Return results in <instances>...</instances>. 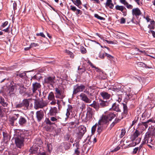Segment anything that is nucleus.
Instances as JSON below:
<instances>
[{"label": "nucleus", "instance_id": "f257e3e1", "mask_svg": "<svg viewBox=\"0 0 155 155\" xmlns=\"http://www.w3.org/2000/svg\"><path fill=\"white\" fill-rule=\"evenodd\" d=\"M29 100L32 102H34V108L36 110L43 108L46 107L47 105V103L44 101L43 99H34L30 98Z\"/></svg>", "mask_w": 155, "mask_h": 155}, {"label": "nucleus", "instance_id": "f03ea898", "mask_svg": "<svg viewBox=\"0 0 155 155\" xmlns=\"http://www.w3.org/2000/svg\"><path fill=\"white\" fill-rule=\"evenodd\" d=\"M116 116V114L114 112H108L106 115L102 116L101 119L99 120V123L103 122L104 124H107L108 121H111Z\"/></svg>", "mask_w": 155, "mask_h": 155}, {"label": "nucleus", "instance_id": "7ed1b4c3", "mask_svg": "<svg viewBox=\"0 0 155 155\" xmlns=\"http://www.w3.org/2000/svg\"><path fill=\"white\" fill-rule=\"evenodd\" d=\"M25 138L24 134H21L20 135L15 137V142L17 147L20 148L23 146L24 139Z\"/></svg>", "mask_w": 155, "mask_h": 155}, {"label": "nucleus", "instance_id": "20e7f679", "mask_svg": "<svg viewBox=\"0 0 155 155\" xmlns=\"http://www.w3.org/2000/svg\"><path fill=\"white\" fill-rule=\"evenodd\" d=\"M94 112L93 109L90 107H88L87 108L86 117L84 120L85 122H87L88 120H91L92 119L94 114Z\"/></svg>", "mask_w": 155, "mask_h": 155}, {"label": "nucleus", "instance_id": "39448f33", "mask_svg": "<svg viewBox=\"0 0 155 155\" xmlns=\"http://www.w3.org/2000/svg\"><path fill=\"white\" fill-rule=\"evenodd\" d=\"M85 86L82 84L80 85L77 84L74 87L73 94H76L78 93L82 92L84 90Z\"/></svg>", "mask_w": 155, "mask_h": 155}, {"label": "nucleus", "instance_id": "423d86ee", "mask_svg": "<svg viewBox=\"0 0 155 155\" xmlns=\"http://www.w3.org/2000/svg\"><path fill=\"white\" fill-rule=\"evenodd\" d=\"M41 87L40 83L37 82H34L32 83L31 90L32 93L30 94H33L36 93L37 91H39Z\"/></svg>", "mask_w": 155, "mask_h": 155}, {"label": "nucleus", "instance_id": "0eeeda50", "mask_svg": "<svg viewBox=\"0 0 155 155\" xmlns=\"http://www.w3.org/2000/svg\"><path fill=\"white\" fill-rule=\"evenodd\" d=\"M55 97L56 98L63 99L65 96V95L64 94V91L63 90H61L58 88L56 87L55 88Z\"/></svg>", "mask_w": 155, "mask_h": 155}, {"label": "nucleus", "instance_id": "6e6552de", "mask_svg": "<svg viewBox=\"0 0 155 155\" xmlns=\"http://www.w3.org/2000/svg\"><path fill=\"white\" fill-rule=\"evenodd\" d=\"M55 77L54 76H49L45 78L44 79L45 83L52 85L55 83Z\"/></svg>", "mask_w": 155, "mask_h": 155}, {"label": "nucleus", "instance_id": "1a4fd4ad", "mask_svg": "<svg viewBox=\"0 0 155 155\" xmlns=\"http://www.w3.org/2000/svg\"><path fill=\"white\" fill-rule=\"evenodd\" d=\"M137 64L139 67H142L146 68H153V66L150 61H149L148 62V64L143 62H139L137 63Z\"/></svg>", "mask_w": 155, "mask_h": 155}, {"label": "nucleus", "instance_id": "9d476101", "mask_svg": "<svg viewBox=\"0 0 155 155\" xmlns=\"http://www.w3.org/2000/svg\"><path fill=\"white\" fill-rule=\"evenodd\" d=\"M27 118H28V117H24L22 116H20L19 117L18 120V124L22 127L25 126L27 124Z\"/></svg>", "mask_w": 155, "mask_h": 155}, {"label": "nucleus", "instance_id": "9b49d317", "mask_svg": "<svg viewBox=\"0 0 155 155\" xmlns=\"http://www.w3.org/2000/svg\"><path fill=\"white\" fill-rule=\"evenodd\" d=\"M18 85V84L15 83L14 81H11L10 84L8 86V90L9 91V93L11 92H14L15 89H16Z\"/></svg>", "mask_w": 155, "mask_h": 155}, {"label": "nucleus", "instance_id": "f8f14e48", "mask_svg": "<svg viewBox=\"0 0 155 155\" xmlns=\"http://www.w3.org/2000/svg\"><path fill=\"white\" fill-rule=\"evenodd\" d=\"M110 103V101H104L101 99H99L98 104L99 106L102 107H104L108 106Z\"/></svg>", "mask_w": 155, "mask_h": 155}, {"label": "nucleus", "instance_id": "ddd939ff", "mask_svg": "<svg viewBox=\"0 0 155 155\" xmlns=\"http://www.w3.org/2000/svg\"><path fill=\"white\" fill-rule=\"evenodd\" d=\"M132 13L133 16H135L137 18H138L139 16L142 14L140 10L138 8H133L132 10Z\"/></svg>", "mask_w": 155, "mask_h": 155}, {"label": "nucleus", "instance_id": "4468645a", "mask_svg": "<svg viewBox=\"0 0 155 155\" xmlns=\"http://www.w3.org/2000/svg\"><path fill=\"white\" fill-rule=\"evenodd\" d=\"M36 117L38 122H40L44 118V113L43 111L40 110L36 112Z\"/></svg>", "mask_w": 155, "mask_h": 155}, {"label": "nucleus", "instance_id": "2eb2a0df", "mask_svg": "<svg viewBox=\"0 0 155 155\" xmlns=\"http://www.w3.org/2000/svg\"><path fill=\"white\" fill-rule=\"evenodd\" d=\"M99 124L97 128V132L98 134H100L101 132L104 130H105L107 127V124H104L103 122H98Z\"/></svg>", "mask_w": 155, "mask_h": 155}, {"label": "nucleus", "instance_id": "dca6fc26", "mask_svg": "<svg viewBox=\"0 0 155 155\" xmlns=\"http://www.w3.org/2000/svg\"><path fill=\"white\" fill-rule=\"evenodd\" d=\"M79 97L81 99L84 101L86 103H90L91 101L89 99L87 96L84 93H81Z\"/></svg>", "mask_w": 155, "mask_h": 155}, {"label": "nucleus", "instance_id": "f3484780", "mask_svg": "<svg viewBox=\"0 0 155 155\" xmlns=\"http://www.w3.org/2000/svg\"><path fill=\"white\" fill-rule=\"evenodd\" d=\"M140 134V132L137 130H136L133 134L131 135L130 137V141H133L135 140L136 139L139 138L138 137Z\"/></svg>", "mask_w": 155, "mask_h": 155}, {"label": "nucleus", "instance_id": "a211bd4d", "mask_svg": "<svg viewBox=\"0 0 155 155\" xmlns=\"http://www.w3.org/2000/svg\"><path fill=\"white\" fill-rule=\"evenodd\" d=\"M39 149L38 146L33 145L31 147L29 150V152L31 153L35 154L38 153Z\"/></svg>", "mask_w": 155, "mask_h": 155}, {"label": "nucleus", "instance_id": "6ab92c4d", "mask_svg": "<svg viewBox=\"0 0 155 155\" xmlns=\"http://www.w3.org/2000/svg\"><path fill=\"white\" fill-rule=\"evenodd\" d=\"M119 104L116 103H114L112 105L111 108L110 109V110H113L117 112L121 111L120 109L119 108Z\"/></svg>", "mask_w": 155, "mask_h": 155}, {"label": "nucleus", "instance_id": "aec40b11", "mask_svg": "<svg viewBox=\"0 0 155 155\" xmlns=\"http://www.w3.org/2000/svg\"><path fill=\"white\" fill-rule=\"evenodd\" d=\"M100 94L104 99L108 100L111 97V95L110 94L104 91L101 92Z\"/></svg>", "mask_w": 155, "mask_h": 155}, {"label": "nucleus", "instance_id": "412c9836", "mask_svg": "<svg viewBox=\"0 0 155 155\" xmlns=\"http://www.w3.org/2000/svg\"><path fill=\"white\" fill-rule=\"evenodd\" d=\"M71 146V144L70 143L65 142L61 143L59 147H63L65 150H67L70 149Z\"/></svg>", "mask_w": 155, "mask_h": 155}, {"label": "nucleus", "instance_id": "4be33fe9", "mask_svg": "<svg viewBox=\"0 0 155 155\" xmlns=\"http://www.w3.org/2000/svg\"><path fill=\"white\" fill-rule=\"evenodd\" d=\"M71 9L73 12H75V11H76V14L77 16H79V15H81L82 14V11L79 9H78L74 6H72V5L70 6Z\"/></svg>", "mask_w": 155, "mask_h": 155}, {"label": "nucleus", "instance_id": "5701e85b", "mask_svg": "<svg viewBox=\"0 0 155 155\" xmlns=\"http://www.w3.org/2000/svg\"><path fill=\"white\" fill-rule=\"evenodd\" d=\"M29 99H24L21 102L23 107L26 108V109L28 108L29 102H31Z\"/></svg>", "mask_w": 155, "mask_h": 155}, {"label": "nucleus", "instance_id": "b1692460", "mask_svg": "<svg viewBox=\"0 0 155 155\" xmlns=\"http://www.w3.org/2000/svg\"><path fill=\"white\" fill-rule=\"evenodd\" d=\"M42 78L41 74L39 73H37L35 75L31 77V80H37L39 81Z\"/></svg>", "mask_w": 155, "mask_h": 155}, {"label": "nucleus", "instance_id": "393cba45", "mask_svg": "<svg viewBox=\"0 0 155 155\" xmlns=\"http://www.w3.org/2000/svg\"><path fill=\"white\" fill-rule=\"evenodd\" d=\"M57 113V109L55 107L51 108L50 110L49 113V115L52 116L56 115Z\"/></svg>", "mask_w": 155, "mask_h": 155}, {"label": "nucleus", "instance_id": "a878e982", "mask_svg": "<svg viewBox=\"0 0 155 155\" xmlns=\"http://www.w3.org/2000/svg\"><path fill=\"white\" fill-rule=\"evenodd\" d=\"M105 6L106 7H109L110 8L112 9L114 6V5L112 3V0H107V2L105 3Z\"/></svg>", "mask_w": 155, "mask_h": 155}, {"label": "nucleus", "instance_id": "bb28decb", "mask_svg": "<svg viewBox=\"0 0 155 155\" xmlns=\"http://www.w3.org/2000/svg\"><path fill=\"white\" fill-rule=\"evenodd\" d=\"M122 103L123 107V114H125V115H127L128 113V110L127 105V103Z\"/></svg>", "mask_w": 155, "mask_h": 155}, {"label": "nucleus", "instance_id": "cd10ccee", "mask_svg": "<svg viewBox=\"0 0 155 155\" xmlns=\"http://www.w3.org/2000/svg\"><path fill=\"white\" fill-rule=\"evenodd\" d=\"M0 103L4 107H7L8 105V103L5 101V99L2 96H0Z\"/></svg>", "mask_w": 155, "mask_h": 155}, {"label": "nucleus", "instance_id": "c85d7f7f", "mask_svg": "<svg viewBox=\"0 0 155 155\" xmlns=\"http://www.w3.org/2000/svg\"><path fill=\"white\" fill-rule=\"evenodd\" d=\"M78 129L79 130V132L84 134L86 131V128L84 126L82 125L81 126L79 127Z\"/></svg>", "mask_w": 155, "mask_h": 155}, {"label": "nucleus", "instance_id": "c756f323", "mask_svg": "<svg viewBox=\"0 0 155 155\" xmlns=\"http://www.w3.org/2000/svg\"><path fill=\"white\" fill-rule=\"evenodd\" d=\"M150 24L148 25V28L150 29H155V22L154 20H152L150 21Z\"/></svg>", "mask_w": 155, "mask_h": 155}, {"label": "nucleus", "instance_id": "7c9ffc66", "mask_svg": "<svg viewBox=\"0 0 155 155\" xmlns=\"http://www.w3.org/2000/svg\"><path fill=\"white\" fill-rule=\"evenodd\" d=\"M4 75H1L0 78V82L2 83L5 81H8L9 80L8 77H5Z\"/></svg>", "mask_w": 155, "mask_h": 155}, {"label": "nucleus", "instance_id": "2f4dec72", "mask_svg": "<svg viewBox=\"0 0 155 155\" xmlns=\"http://www.w3.org/2000/svg\"><path fill=\"white\" fill-rule=\"evenodd\" d=\"M16 75L17 76H18L22 79H25L27 78L26 74L25 72L18 73Z\"/></svg>", "mask_w": 155, "mask_h": 155}, {"label": "nucleus", "instance_id": "473e14b6", "mask_svg": "<svg viewBox=\"0 0 155 155\" xmlns=\"http://www.w3.org/2000/svg\"><path fill=\"white\" fill-rule=\"evenodd\" d=\"M70 124L73 127H77L78 125H79V122L78 120H77L75 121L70 122Z\"/></svg>", "mask_w": 155, "mask_h": 155}, {"label": "nucleus", "instance_id": "72a5a7b5", "mask_svg": "<svg viewBox=\"0 0 155 155\" xmlns=\"http://www.w3.org/2000/svg\"><path fill=\"white\" fill-rule=\"evenodd\" d=\"M17 119V118H16L15 117H11L9 120L10 124L12 126H13L14 125V122Z\"/></svg>", "mask_w": 155, "mask_h": 155}, {"label": "nucleus", "instance_id": "f704fd0d", "mask_svg": "<svg viewBox=\"0 0 155 155\" xmlns=\"http://www.w3.org/2000/svg\"><path fill=\"white\" fill-rule=\"evenodd\" d=\"M48 99L50 100H54V96L53 93L52 92H51L49 94Z\"/></svg>", "mask_w": 155, "mask_h": 155}, {"label": "nucleus", "instance_id": "c9c22d12", "mask_svg": "<svg viewBox=\"0 0 155 155\" xmlns=\"http://www.w3.org/2000/svg\"><path fill=\"white\" fill-rule=\"evenodd\" d=\"M35 143L38 146L41 145L42 144V140L40 138H37L34 140Z\"/></svg>", "mask_w": 155, "mask_h": 155}, {"label": "nucleus", "instance_id": "e433bc0d", "mask_svg": "<svg viewBox=\"0 0 155 155\" xmlns=\"http://www.w3.org/2000/svg\"><path fill=\"white\" fill-rule=\"evenodd\" d=\"M115 8L117 10H119L123 12L124 9H126L123 6H119L118 5H117L115 7Z\"/></svg>", "mask_w": 155, "mask_h": 155}, {"label": "nucleus", "instance_id": "4c0bfd02", "mask_svg": "<svg viewBox=\"0 0 155 155\" xmlns=\"http://www.w3.org/2000/svg\"><path fill=\"white\" fill-rule=\"evenodd\" d=\"M121 89L120 88H117V87H114L112 88V91H114L119 92V93L118 94V95H121V93H122V92L121 91Z\"/></svg>", "mask_w": 155, "mask_h": 155}, {"label": "nucleus", "instance_id": "58836bf2", "mask_svg": "<svg viewBox=\"0 0 155 155\" xmlns=\"http://www.w3.org/2000/svg\"><path fill=\"white\" fill-rule=\"evenodd\" d=\"M120 120V119L118 118H116L114 121L113 122L112 124L110 125V128H112L115 125V124H117Z\"/></svg>", "mask_w": 155, "mask_h": 155}, {"label": "nucleus", "instance_id": "ea45409f", "mask_svg": "<svg viewBox=\"0 0 155 155\" xmlns=\"http://www.w3.org/2000/svg\"><path fill=\"white\" fill-rule=\"evenodd\" d=\"M72 2L76 6H78L81 4V2L80 0H73Z\"/></svg>", "mask_w": 155, "mask_h": 155}, {"label": "nucleus", "instance_id": "a19ab883", "mask_svg": "<svg viewBox=\"0 0 155 155\" xmlns=\"http://www.w3.org/2000/svg\"><path fill=\"white\" fill-rule=\"evenodd\" d=\"M45 122L46 124H49L50 125L54 124H55V123L51 122L50 120H49L48 118H46Z\"/></svg>", "mask_w": 155, "mask_h": 155}, {"label": "nucleus", "instance_id": "79ce46f5", "mask_svg": "<svg viewBox=\"0 0 155 155\" xmlns=\"http://www.w3.org/2000/svg\"><path fill=\"white\" fill-rule=\"evenodd\" d=\"M66 53L67 54L69 55L70 57L71 58H73L74 57V55L73 53L69 51V50H66L65 51Z\"/></svg>", "mask_w": 155, "mask_h": 155}, {"label": "nucleus", "instance_id": "37998d69", "mask_svg": "<svg viewBox=\"0 0 155 155\" xmlns=\"http://www.w3.org/2000/svg\"><path fill=\"white\" fill-rule=\"evenodd\" d=\"M105 56H106L107 58L110 61L112 60L114 58V57L113 56L105 52Z\"/></svg>", "mask_w": 155, "mask_h": 155}, {"label": "nucleus", "instance_id": "c03bdc74", "mask_svg": "<svg viewBox=\"0 0 155 155\" xmlns=\"http://www.w3.org/2000/svg\"><path fill=\"white\" fill-rule=\"evenodd\" d=\"M77 138L78 140H81L82 137L83 136L84 134H81L79 131L78 133H77Z\"/></svg>", "mask_w": 155, "mask_h": 155}, {"label": "nucleus", "instance_id": "a18cd8bd", "mask_svg": "<svg viewBox=\"0 0 155 155\" xmlns=\"http://www.w3.org/2000/svg\"><path fill=\"white\" fill-rule=\"evenodd\" d=\"M94 16L95 17L100 20H105V18H104L99 16L97 14H95L94 15Z\"/></svg>", "mask_w": 155, "mask_h": 155}, {"label": "nucleus", "instance_id": "49530a36", "mask_svg": "<svg viewBox=\"0 0 155 155\" xmlns=\"http://www.w3.org/2000/svg\"><path fill=\"white\" fill-rule=\"evenodd\" d=\"M87 63H89V64L92 67V68H95V69H97L98 71L100 70V69L98 68H97L95 66H94V65L90 61V60H88L87 61Z\"/></svg>", "mask_w": 155, "mask_h": 155}, {"label": "nucleus", "instance_id": "de8ad7c7", "mask_svg": "<svg viewBox=\"0 0 155 155\" xmlns=\"http://www.w3.org/2000/svg\"><path fill=\"white\" fill-rule=\"evenodd\" d=\"M81 52L82 54H85L86 52V50L83 46H81L80 48Z\"/></svg>", "mask_w": 155, "mask_h": 155}, {"label": "nucleus", "instance_id": "09e8293b", "mask_svg": "<svg viewBox=\"0 0 155 155\" xmlns=\"http://www.w3.org/2000/svg\"><path fill=\"white\" fill-rule=\"evenodd\" d=\"M105 56V53H102V52H100L98 55V57L100 58L103 59L104 58Z\"/></svg>", "mask_w": 155, "mask_h": 155}, {"label": "nucleus", "instance_id": "8fccbe9b", "mask_svg": "<svg viewBox=\"0 0 155 155\" xmlns=\"http://www.w3.org/2000/svg\"><path fill=\"white\" fill-rule=\"evenodd\" d=\"M78 70L79 71V74H82L85 71V70L84 68H80L79 67Z\"/></svg>", "mask_w": 155, "mask_h": 155}, {"label": "nucleus", "instance_id": "3c124183", "mask_svg": "<svg viewBox=\"0 0 155 155\" xmlns=\"http://www.w3.org/2000/svg\"><path fill=\"white\" fill-rule=\"evenodd\" d=\"M71 137V135L69 134H66L64 136V138L65 140L68 141Z\"/></svg>", "mask_w": 155, "mask_h": 155}, {"label": "nucleus", "instance_id": "603ef678", "mask_svg": "<svg viewBox=\"0 0 155 155\" xmlns=\"http://www.w3.org/2000/svg\"><path fill=\"white\" fill-rule=\"evenodd\" d=\"M97 126V124H95L91 128V133L92 134H94V133L96 130Z\"/></svg>", "mask_w": 155, "mask_h": 155}, {"label": "nucleus", "instance_id": "864d4df0", "mask_svg": "<svg viewBox=\"0 0 155 155\" xmlns=\"http://www.w3.org/2000/svg\"><path fill=\"white\" fill-rule=\"evenodd\" d=\"M126 131L125 129H122L120 137L122 138L125 134Z\"/></svg>", "mask_w": 155, "mask_h": 155}, {"label": "nucleus", "instance_id": "5fc2aeb1", "mask_svg": "<svg viewBox=\"0 0 155 155\" xmlns=\"http://www.w3.org/2000/svg\"><path fill=\"white\" fill-rule=\"evenodd\" d=\"M23 107L21 102H20L18 104H17L15 105V108H21Z\"/></svg>", "mask_w": 155, "mask_h": 155}, {"label": "nucleus", "instance_id": "6e6d98bb", "mask_svg": "<svg viewBox=\"0 0 155 155\" xmlns=\"http://www.w3.org/2000/svg\"><path fill=\"white\" fill-rule=\"evenodd\" d=\"M126 7L129 9H131L133 8V6L132 5L129 4L127 2L126 3V5H125Z\"/></svg>", "mask_w": 155, "mask_h": 155}, {"label": "nucleus", "instance_id": "4d7b16f0", "mask_svg": "<svg viewBox=\"0 0 155 155\" xmlns=\"http://www.w3.org/2000/svg\"><path fill=\"white\" fill-rule=\"evenodd\" d=\"M84 92V93L87 94L88 95H90L91 96H92V93H90L88 90H87V89L85 90Z\"/></svg>", "mask_w": 155, "mask_h": 155}, {"label": "nucleus", "instance_id": "13d9d810", "mask_svg": "<svg viewBox=\"0 0 155 155\" xmlns=\"http://www.w3.org/2000/svg\"><path fill=\"white\" fill-rule=\"evenodd\" d=\"M36 35L37 36H40L43 38H45V36L43 32H41L40 33H37L36 34Z\"/></svg>", "mask_w": 155, "mask_h": 155}, {"label": "nucleus", "instance_id": "bf43d9fd", "mask_svg": "<svg viewBox=\"0 0 155 155\" xmlns=\"http://www.w3.org/2000/svg\"><path fill=\"white\" fill-rule=\"evenodd\" d=\"M73 107L71 105L68 104V108L67 109V110L71 111V112H72V110Z\"/></svg>", "mask_w": 155, "mask_h": 155}, {"label": "nucleus", "instance_id": "052dcab7", "mask_svg": "<svg viewBox=\"0 0 155 155\" xmlns=\"http://www.w3.org/2000/svg\"><path fill=\"white\" fill-rule=\"evenodd\" d=\"M50 120L53 122H57V119L56 117H50Z\"/></svg>", "mask_w": 155, "mask_h": 155}, {"label": "nucleus", "instance_id": "680f3d73", "mask_svg": "<svg viewBox=\"0 0 155 155\" xmlns=\"http://www.w3.org/2000/svg\"><path fill=\"white\" fill-rule=\"evenodd\" d=\"M38 46V45L37 43H32L30 45V46H31V48L33 47H36Z\"/></svg>", "mask_w": 155, "mask_h": 155}, {"label": "nucleus", "instance_id": "e2e57ef3", "mask_svg": "<svg viewBox=\"0 0 155 155\" xmlns=\"http://www.w3.org/2000/svg\"><path fill=\"white\" fill-rule=\"evenodd\" d=\"M141 139L140 138H137L135 140V142L136 145L139 144L141 141Z\"/></svg>", "mask_w": 155, "mask_h": 155}, {"label": "nucleus", "instance_id": "0e129e2a", "mask_svg": "<svg viewBox=\"0 0 155 155\" xmlns=\"http://www.w3.org/2000/svg\"><path fill=\"white\" fill-rule=\"evenodd\" d=\"M85 104L83 103L81 104L80 108V109H81V111H82L85 108Z\"/></svg>", "mask_w": 155, "mask_h": 155}, {"label": "nucleus", "instance_id": "69168bd1", "mask_svg": "<svg viewBox=\"0 0 155 155\" xmlns=\"http://www.w3.org/2000/svg\"><path fill=\"white\" fill-rule=\"evenodd\" d=\"M8 24V21H6L2 23L1 27L2 28H5L6 26H7Z\"/></svg>", "mask_w": 155, "mask_h": 155}, {"label": "nucleus", "instance_id": "338daca9", "mask_svg": "<svg viewBox=\"0 0 155 155\" xmlns=\"http://www.w3.org/2000/svg\"><path fill=\"white\" fill-rule=\"evenodd\" d=\"M125 19L124 18H122L120 19V23L121 24H124L125 23Z\"/></svg>", "mask_w": 155, "mask_h": 155}, {"label": "nucleus", "instance_id": "774afa93", "mask_svg": "<svg viewBox=\"0 0 155 155\" xmlns=\"http://www.w3.org/2000/svg\"><path fill=\"white\" fill-rule=\"evenodd\" d=\"M80 153V152L79 150H75L74 154L75 155H79Z\"/></svg>", "mask_w": 155, "mask_h": 155}]
</instances>
